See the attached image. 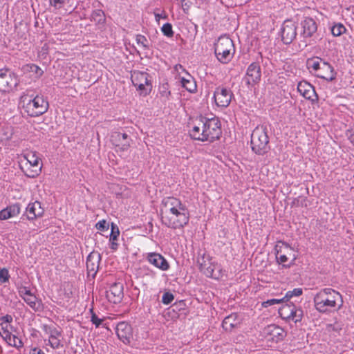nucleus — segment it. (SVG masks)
<instances>
[{
	"label": "nucleus",
	"mask_w": 354,
	"mask_h": 354,
	"mask_svg": "<svg viewBox=\"0 0 354 354\" xmlns=\"http://www.w3.org/2000/svg\"><path fill=\"white\" fill-rule=\"evenodd\" d=\"M189 219V211L180 198L167 196L162 200L160 221L163 225L172 230L183 229Z\"/></svg>",
	"instance_id": "f257e3e1"
},
{
	"label": "nucleus",
	"mask_w": 354,
	"mask_h": 354,
	"mask_svg": "<svg viewBox=\"0 0 354 354\" xmlns=\"http://www.w3.org/2000/svg\"><path fill=\"white\" fill-rule=\"evenodd\" d=\"M221 122L218 118H196L189 130L190 136L196 140L212 142L221 136Z\"/></svg>",
	"instance_id": "f03ea898"
},
{
	"label": "nucleus",
	"mask_w": 354,
	"mask_h": 354,
	"mask_svg": "<svg viewBox=\"0 0 354 354\" xmlns=\"http://www.w3.org/2000/svg\"><path fill=\"white\" fill-rule=\"evenodd\" d=\"M316 310L322 314H329L339 310L343 306L342 295L338 291L325 288L316 293L313 298Z\"/></svg>",
	"instance_id": "7ed1b4c3"
},
{
	"label": "nucleus",
	"mask_w": 354,
	"mask_h": 354,
	"mask_svg": "<svg viewBox=\"0 0 354 354\" xmlns=\"http://www.w3.org/2000/svg\"><path fill=\"white\" fill-rule=\"evenodd\" d=\"M19 104L28 115L38 117L45 113L48 109V102L42 96L23 93L20 97Z\"/></svg>",
	"instance_id": "20e7f679"
},
{
	"label": "nucleus",
	"mask_w": 354,
	"mask_h": 354,
	"mask_svg": "<svg viewBox=\"0 0 354 354\" xmlns=\"http://www.w3.org/2000/svg\"><path fill=\"white\" fill-rule=\"evenodd\" d=\"M306 66L311 73L327 82H331L336 77V73L333 67L330 64L323 62L319 57L308 59Z\"/></svg>",
	"instance_id": "39448f33"
},
{
	"label": "nucleus",
	"mask_w": 354,
	"mask_h": 354,
	"mask_svg": "<svg viewBox=\"0 0 354 354\" xmlns=\"http://www.w3.org/2000/svg\"><path fill=\"white\" fill-rule=\"evenodd\" d=\"M250 146L252 151L258 155H264L269 150V137L267 127L258 125L251 134Z\"/></svg>",
	"instance_id": "423d86ee"
},
{
	"label": "nucleus",
	"mask_w": 354,
	"mask_h": 354,
	"mask_svg": "<svg viewBox=\"0 0 354 354\" xmlns=\"http://www.w3.org/2000/svg\"><path fill=\"white\" fill-rule=\"evenodd\" d=\"M197 263L201 272L207 277L218 279L224 275L221 266L208 254L199 255Z\"/></svg>",
	"instance_id": "0eeeda50"
},
{
	"label": "nucleus",
	"mask_w": 354,
	"mask_h": 354,
	"mask_svg": "<svg viewBox=\"0 0 354 354\" xmlns=\"http://www.w3.org/2000/svg\"><path fill=\"white\" fill-rule=\"evenodd\" d=\"M214 53L220 62L228 63L235 53L233 41L226 35L221 36L214 44Z\"/></svg>",
	"instance_id": "6e6552de"
},
{
	"label": "nucleus",
	"mask_w": 354,
	"mask_h": 354,
	"mask_svg": "<svg viewBox=\"0 0 354 354\" xmlns=\"http://www.w3.org/2000/svg\"><path fill=\"white\" fill-rule=\"evenodd\" d=\"M277 261L284 267H290L295 264L297 258V252L289 244L279 241L275 245Z\"/></svg>",
	"instance_id": "1a4fd4ad"
},
{
	"label": "nucleus",
	"mask_w": 354,
	"mask_h": 354,
	"mask_svg": "<svg viewBox=\"0 0 354 354\" xmlns=\"http://www.w3.org/2000/svg\"><path fill=\"white\" fill-rule=\"evenodd\" d=\"M27 162L22 167L24 174L28 178H36L41 172L43 163L39 154L35 151H28L24 154Z\"/></svg>",
	"instance_id": "9d476101"
},
{
	"label": "nucleus",
	"mask_w": 354,
	"mask_h": 354,
	"mask_svg": "<svg viewBox=\"0 0 354 354\" xmlns=\"http://www.w3.org/2000/svg\"><path fill=\"white\" fill-rule=\"evenodd\" d=\"M12 318L10 315H6L2 317V322L0 324V335L6 342V343L16 348H21L23 346L21 340L14 334V329L11 325Z\"/></svg>",
	"instance_id": "9b49d317"
},
{
	"label": "nucleus",
	"mask_w": 354,
	"mask_h": 354,
	"mask_svg": "<svg viewBox=\"0 0 354 354\" xmlns=\"http://www.w3.org/2000/svg\"><path fill=\"white\" fill-rule=\"evenodd\" d=\"M131 80L140 95L147 96L151 91L152 83L147 73L133 71L131 72Z\"/></svg>",
	"instance_id": "f8f14e48"
},
{
	"label": "nucleus",
	"mask_w": 354,
	"mask_h": 354,
	"mask_svg": "<svg viewBox=\"0 0 354 354\" xmlns=\"http://www.w3.org/2000/svg\"><path fill=\"white\" fill-rule=\"evenodd\" d=\"M18 75L8 68L0 69V91L10 93L19 84Z\"/></svg>",
	"instance_id": "ddd939ff"
},
{
	"label": "nucleus",
	"mask_w": 354,
	"mask_h": 354,
	"mask_svg": "<svg viewBox=\"0 0 354 354\" xmlns=\"http://www.w3.org/2000/svg\"><path fill=\"white\" fill-rule=\"evenodd\" d=\"M279 314L283 319L295 323L300 322L303 317V310L292 303L282 306L279 310Z\"/></svg>",
	"instance_id": "4468645a"
},
{
	"label": "nucleus",
	"mask_w": 354,
	"mask_h": 354,
	"mask_svg": "<svg viewBox=\"0 0 354 354\" xmlns=\"http://www.w3.org/2000/svg\"><path fill=\"white\" fill-rule=\"evenodd\" d=\"M19 296L34 311H41L44 308L41 299H39L26 286H21L18 288Z\"/></svg>",
	"instance_id": "2eb2a0df"
},
{
	"label": "nucleus",
	"mask_w": 354,
	"mask_h": 354,
	"mask_svg": "<svg viewBox=\"0 0 354 354\" xmlns=\"http://www.w3.org/2000/svg\"><path fill=\"white\" fill-rule=\"evenodd\" d=\"M232 97V91L224 86H218L214 93L215 104L221 108L227 107L231 102Z\"/></svg>",
	"instance_id": "dca6fc26"
},
{
	"label": "nucleus",
	"mask_w": 354,
	"mask_h": 354,
	"mask_svg": "<svg viewBox=\"0 0 354 354\" xmlns=\"http://www.w3.org/2000/svg\"><path fill=\"white\" fill-rule=\"evenodd\" d=\"M111 142L117 151H126L130 148L132 140L126 133L115 131L111 136Z\"/></svg>",
	"instance_id": "f3484780"
},
{
	"label": "nucleus",
	"mask_w": 354,
	"mask_h": 354,
	"mask_svg": "<svg viewBox=\"0 0 354 354\" xmlns=\"http://www.w3.org/2000/svg\"><path fill=\"white\" fill-rule=\"evenodd\" d=\"M22 77L29 83L36 82L44 74L43 69L35 64H26L21 66Z\"/></svg>",
	"instance_id": "a211bd4d"
},
{
	"label": "nucleus",
	"mask_w": 354,
	"mask_h": 354,
	"mask_svg": "<svg viewBox=\"0 0 354 354\" xmlns=\"http://www.w3.org/2000/svg\"><path fill=\"white\" fill-rule=\"evenodd\" d=\"M45 209L42 207L41 203L38 201H35L28 204L24 215L26 216L28 221L32 222L37 218L43 217Z\"/></svg>",
	"instance_id": "6ab92c4d"
},
{
	"label": "nucleus",
	"mask_w": 354,
	"mask_h": 354,
	"mask_svg": "<svg viewBox=\"0 0 354 354\" xmlns=\"http://www.w3.org/2000/svg\"><path fill=\"white\" fill-rule=\"evenodd\" d=\"M261 77L260 65L257 62H252L247 68L244 80L247 85L253 86L259 82Z\"/></svg>",
	"instance_id": "aec40b11"
},
{
	"label": "nucleus",
	"mask_w": 354,
	"mask_h": 354,
	"mask_svg": "<svg viewBox=\"0 0 354 354\" xmlns=\"http://www.w3.org/2000/svg\"><path fill=\"white\" fill-rule=\"evenodd\" d=\"M263 333L268 341L276 343L282 341L286 335L283 328L275 324L266 327Z\"/></svg>",
	"instance_id": "412c9836"
},
{
	"label": "nucleus",
	"mask_w": 354,
	"mask_h": 354,
	"mask_svg": "<svg viewBox=\"0 0 354 354\" xmlns=\"http://www.w3.org/2000/svg\"><path fill=\"white\" fill-rule=\"evenodd\" d=\"M281 36L284 44L292 43L297 36L296 24L290 20L285 21L281 29Z\"/></svg>",
	"instance_id": "4be33fe9"
},
{
	"label": "nucleus",
	"mask_w": 354,
	"mask_h": 354,
	"mask_svg": "<svg viewBox=\"0 0 354 354\" xmlns=\"http://www.w3.org/2000/svg\"><path fill=\"white\" fill-rule=\"evenodd\" d=\"M118 339L125 344H129L133 338V328L127 322H120L115 326Z\"/></svg>",
	"instance_id": "5701e85b"
},
{
	"label": "nucleus",
	"mask_w": 354,
	"mask_h": 354,
	"mask_svg": "<svg viewBox=\"0 0 354 354\" xmlns=\"http://www.w3.org/2000/svg\"><path fill=\"white\" fill-rule=\"evenodd\" d=\"M297 91L304 98L308 100L312 104L317 103L319 97L313 85L306 81L299 82Z\"/></svg>",
	"instance_id": "b1692460"
},
{
	"label": "nucleus",
	"mask_w": 354,
	"mask_h": 354,
	"mask_svg": "<svg viewBox=\"0 0 354 354\" xmlns=\"http://www.w3.org/2000/svg\"><path fill=\"white\" fill-rule=\"evenodd\" d=\"M106 297L111 303H120L123 298V286L120 283H113L106 292Z\"/></svg>",
	"instance_id": "393cba45"
},
{
	"label": "nucleus",
	"mask_w": 354,
	"mask_h": 354,
	"mask_svg": "<svg viewBox=\"0 0 354 354\" xmlns=\"http://www.w3.org/2000/svg\"><path fill=\"white\" fill-rule=\"evenodd\" d=\"M301 25L302 28L301 35L305 38L312 37L317 30V24L312 17H304Z\"/></svg>",
	"instance_id": "a878e982"
},
{
	"label": "nucleus",
	"mask_w": 354,
	"mask_h": 354,
	"mask_svg": "<svg viewBox=\"0 0 354 354\" xmlns=\"http://www.w3.org/2000/svg\"><path fill=\"white\" fill-rule=\"evenodd\" d=\"M147 259L151 264L162 271H166L169 268L167 261L158 253H149Z\"/></svg>",
	"instance_id": "bb28decb"
},
{
	"label": "nucleus",
	"mask_w": 354,
	"mask_h": 354,
	"mask_svg": "<svg viewBox=\"0 0 354 354\" xmlns=\"http://www.w3.org/2000/svg\"><path fill=\"white\" fill-rule=\"evenodd\" d=\"M21 212V205L18 203L7 206L0 211V220L4 221L16 217Z\"/></svg>",
	"instance_id": "cd10ccee"
},
{
	"label": "nucleus",
	"mask_w": 354,
	"mask_h": 354,
	"mask_svg": "<svg viewBox=\"0 0 354 354\" xmlns=\"http://www.w3.org/2000/svg\"><path fill=\"white\" fill-rule=\"evenodd\" d=\"M241 322L236 313L227 316L222 322V327L226 332H232L240 326Z\"/></svg>",
	"instance_id": "c85d7f7f"
},
{
	"label": "nucleus",
	"mask_w": 354,
	"mask_h": 354,
	"mask_svg": "<svg viewBox=\"0 0 354 354\" xmlns=\"http://www.w3.org/2000/svg\"><path fill=\"white\" fill-rule=\"evenodd\" d=\"M100 256L97 253L91 252L86 259V268L90 272L95 273L99 268Z\"/></svg>",
	"instance_id": "c756f323"
},
{
	"label": "nucleus",
	"mask_w": 354,
	"mask_h": 354,
	"mask_svg": "<svg viewBox=\"0 0 354 354\" xmlns=\"http://www.w3.org/2000/svg\"><path fill=\"white\" fill-rule=\"evenodd\" d=\"M62 333L57 328L51 329L48 338L49 345L54 349L59 348L62 346L61 343Z\"/></svg>",
	"instance_id": "7c9ffc66"
},
{
	"label": "nucleus",
	"mask_w": 354,
	"mask_h": 354,
	"mask_svg": "<svg viewBox=\"0 0 354 354\" xmlns=\"http://www.w3.org/2000/svg\"><path fill=\"white\" fill-rule=\"evenodd\" d=\"M13 134V128L6 122H0V142L9 140Z\"/></svg>",
	"instance_id": "2f4dec72"
},
{
	"label": "nucleus",
	"mask_w": 354,
	"mask_h": 354,
	"mask_svg": "<svg viewBox=\"0 0 354 354\" xmlns=\"http://www.w3.org/2000/svg\"><path fill=\"white\" fill-rule=\"evenodd\" d=\"M180 83L182 86L190 93H193L196 90V84L193 77L189 74L185 77H180Z\"/></svg>",
	"instance_id": "473e14b6"
},
{
	"label": "nucleus",
	"mask_w": 354,
	"mask_h": 354,
	"mask_svg": "<svg viewBox=\"0 0 354 354\" xmlns=\"http://www.w3.org/2000/svg\"><path fill=\"white\" fill-rule=\"evenodd\" d=\"M120 234V231L118 227L113 223H111V232L110 234V248L112 250L115 251L118 248V243L116 241Z\"/></svg>",
	"instance_id": "72a5a7b5"
},
{
	"label": "nucleus",
	"mask_w": 354,
	"mask_h": 354,
	"mask_svg": "<svg viewBox=\"0 0 354 354\" xmlns=\"http://www.w3.org/2000/svg\"><path fill=\"white\" fill-rule=\"evenodd\" d=\"M346 31V27L341 23L334 24L331 27V33L334 37H339Z\"/></svg>",
	"instance_id": "f704fd0d"
},
{
	"label": "nucleus",
	"mask_w": 354,
	"mask_h": 354,
	"mask_svg": "<svg viewBox=\"0 0 354 354\" xmlns=\"http://www.w3.org/2000/svg\"><path fill=\"white\" fill-rule=\"evenodd\" d=\"M158 93L161 97L167 100L169 99L171 95L169 84L167 83H164L160 85L158 88Z\"/></svg>",
	"instance_id": "c9c22d12"
},
{
	"label": "nucleus",
	"mask_w": 354,
	"mask_h": 354,
	"mask_svg": "<svg viewBox=\"0 0 354 354\" xmlns=\"http://www.w3.org/2000/svg\"><path fill=\"white\" fill-rule=\"evenodd\" d=\"M90 312L91 313V322H92L93 324H94L96 328H98L100 325H102L103 327H104V328H107L106 326V324H103L104 319L99 318L97 316V315L93 312V308H91L90 310Z\"/></svg>",
	"instance_id": "e433bc0d"
},
{
	"label": "nucleus",
	"mask_w": 354,
	"mask_h": 354,
	"mask_svg": "<svg viewBox=\"0 0 354 354\" xmlns=\"http://www.w3.org/2000/svg\"><path fill=\"white\" fill-rule=\"evenodd\" d=\"M303 293L302 288H297L293 289L292 290L288 291L283 298H285V301H288L293 297H299Z\"/></svg>",
	"instance_id": "4c0bfd02"
},
{
	"label": "nucleus",
	"mask_w": 354,
	"mask_h": 354,
	"mask_svg": "<svg viewBox=\"0 0 354 354\" xmlns=\"http://www.w3.org/2000/svg\"><path fill=\"white\" fill-rule=\"evenodd\" d=\"M92 18L95 21L102 24L105 21L104 13L102 10H97L92 14Z\"/></svg>",
	"instance_id": "58836bf2"
},
{
	"label": "nucleus",
	"mask_w": 354,
	"mask_h": 354,
	"mask_svg": "<svg viewBox=\"0 0 354 354\" xmlns=\"http://www.w3.org/2000/svg\"><path fill=\"white\" fill-rule=\"evenodd\" d=\"M284 301H285V298H283V297L281 299H268L267 301L262 302L261 306L263 308H267V307L272 306V305L281 304Z\"/></svg>",
	"instance_id": "ea45409f"
},
{
	"label": "nucleus",
	"mask_w": 354,
	"mask_h": 354,
	"mask_svg": "<svg viewBox=\"0 0 354 354\" xmlns=\"http://www.w3.org/2000/svg\"><path fill=\"white\" fill-rule=\"evenodd\" d=\"M161 30L164 35L168 37H171L174 35L172 26L169 23H166L163 24L162 27L161 28Z\"/></svg>",
	"instance_id": "a19ab883"
},
{
	"label": "nucleus",
	"mask_w": 354,
	"mask_h": 354,
	"mask_svg": "<svg viewBox=\"0 0 354 354\" xmlns=\"http://www.w3.org/2000/svg\"><path fill=\"white\" fill-rule=\"evenodd\" d=\"M137 44L143 48H148V40L147 38L142 35H137L136 37Z\"/></svg>",
	"instance_id": "79ce46f5"
},
{
	"label": "nucleus",
	"mask_w": 354,
	"mask_h": 354,
	"mask_svg": "<svg viewBox=\"0 0 354 354\" xmlns=\"http://www.w3.org/2000/svg\"><path fill=\"white\" fill-rule=\"evenodd\" d=\"M10 274L6 268L0 269V282L1 283H6L9 281Z\"/></svg>",
	"instance_id": "37998d69"
},
{
	"label": "nucleus",
	"mask_w": 354,
	"mask_h": 354,
	"mask_svg": "<svg viewBox=\"0 0 354 354\" xmlns=\"http://www.w3.org/2000/svg\"><path fill=\"white\" fill-rule=\"evenodd\" d=\"M174 299V297L173 294L169 292H166L162 295V302L165 305H168L173 301Z\"/></svg>",
	"instance_id": "c03bdc74"
},
{
	"label": "nucleus",
	"mask_w": 354,
	"mask_h": 354,
	"mask_svg": "<svg viewBox=\"0 0 354 354\" xmlns=\"http://www.w3.org/2000/svg\"><path fill=\"white\" fill-rule=\"evenodd\" d=\"M95 227L97 230L100 231H104L108 230V227L106 226V222L105 220H101L98 221L95 225Z\"/></svg>",
	"instance_id": "a18cd8bd"
},
{
	"label": "nucleus",
	"mask_w": 354,
	"mask_h": 354,
	"mask_svg": "<svg viewBox=\"0 0 354 354\" xmlns=\"http://www.w3.org/2000/svg\"><path fill=\"white\" fill-rule=\"evenodd\" d=\"M64 3V0H50V4L57 9L62 8Z\"/></svg>",
	"instance_id": "49530a36"
},
{
	"label": "nucleus",
	"mask_w": 354,
	"mask_h": 354,
	"mask_svg": "<svg viewBox=\"0 0 354 354\" xmlns=\"http://www.w3.org/2000/svg\"><path fill=\"white\" fill-rule=\"evenodd\" d=\"M347 136L351 143L354 145V127L348 131Z\"/></svg>",
	"instance_id": "de8ad7c7"
},
{
	"label": "nucleus",
	"mask_w": 354,
	"mask_h": 354,
	"mask_svg": "<svg viewBox=\"0 0 354 354\" xmlns=\"http://www.w3.org/2000/svg\"><path fill=\"white\" fill-rule=\"evenodd\" d=\"M306 198L299 196V197L294 199V201L292 202V205H299V203L301 204H302L304 202H306Z\"/></svg>",
	"instance_id": "09e8293b"
},
{
	"label": "nucleus",
	"mask_w": 354,
	"mask_h": 354,
	"mask_svg": "<svg viewBox=\"0 0 354 354\" xmlns=\"http://www.w3.org/2000/svg\"><path fill=\"white\" fill-rule=\"evenodd\" d=\"M30 354H45V353L41 348L35 347L30 350Z\"/></svg>",
	"instance_id": "8fccbe9b"
},
{
	"label": "nucleus",
	"mask_w": 354,
	"mask_h": 354,
	"mask_svg": "<svg viewBox=\"0 0 354 354\" xmlns=\"http://www.w3.org/2000/svg\"><path fill=\"white\" fill-rule=\"evenodd\" d=\"M165 15H162V14H155V18L156 21H159L160 18H165Z\"/></svg>",
	"instance_id": "3c124183"
}]
</instances>
